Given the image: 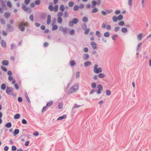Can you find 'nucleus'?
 <instances>
[{
	"label": "nucleus",
	"mask_w": 151,
	"mask_h": 151,
	"mask_svg": "<svg viewBox=\"0 0 151 151\" xmlns=\"http://www.w3.org/2000/svg\"><path fill=\"white\" fill-rule=\"evenodd\" d=\"M92 4L93 5L92 7L93 8H94L95 5L97 4V2L95 1H93L92 2Z\"/></svg>",
	"instance_id": "37"
},
{
	"label": "nucleus",
	"mask_w": 151,
	"mask_h": 151,
	"mask_svg": "<svg viewBox=\"0 0 151 151\" xmlns=\"http://www.w3.org/2000/svg\"><path fill=\"white\" fill-rule=\"evenodd\" d=\"M82 20L83 22H88V19L86 17H84L82 18Z\"/></svg>",
	"instance_id": "22"
},
{
	"label": "nucleus",
	"mask_w": 151,
	"mask_h": 151,
	"mask_svg": "<svg viewBox=\"0 0 151 151\" xmlns=\"http://www.w3.org/2000/svg\"><path fill=\"white\" fill-rule=\"evenodd\" d=\"M65 7L64 5H61L60 7V9L62 11H64L65 10Z\"/></svg>",
	"instance_id": "24"
},
{
	"label": "nucleus",
	"mask_w": 151,
	"mask_h": 151,
	"mask_svg": "<svg viewBox=\"0 0 151 151\" xmlns=\"http://www.w3.org/2000/svg\"><path fill=\"white\" fill-rule=\"evenodd\" d=\"M79 9V7L78 5L75 6L73 7V10L76 11H78Z\"/></svg>",
	"instance_id": "21"
},
{
	"label": "nucleus",
	"mask_w": 151,
	"mask_h": 151,
	"mask_svg": "<svg viewBox=\"0 0 151 151\" xmlns=\"http://www.w3.org/2000/svg\"><path fill=\"white\" fill-rule=\"evenodd\" d=\"M19 132V130L18 129H15L14 132L13 134L14 135L18 134Z\"/></svg>",
	"instance_id": "17"
},
{
	"label": "nucleus",
	"mask_w": 151,
	"mask_h": 151,
	"mask_svg": "<svg viewBox=\"0 0 151 151\" xmlns=\"http://www.w3.org/2000/svg\"><path fill=\"white\" fill-rule=\"evenodd\" d=\"M98 11V9L96 8H94L92 11V13H94L97 12Z\"/></svg>",
	"instance_id": "35"
},
{
	"label": "nucleus",
	"mask_w": 151,
	"mask_h": 151,
	"mask_svg": "<svg viewBox=\"0 0 151 151\" xmlns=\"http://www.w3.org/2000/svg\"><path fill=\"white\" fill-rule=\"evenodd\" d=\"M1 69L4 71L6 72L7 71L6 68L3 66H1Z\"/></svg>",
	"instance_id": "55"
},
{
	"label": "nucleus",
	"mask_w": 151,
	"mask_h": 151,
	"mask_svg": "<svg viewBox=\"0 0 151 151\" xmlns=\"http://www.w3.org/2000/svg\"><path fill=\"white\" fill-rule=\"evenodd\" d=\"M104 36L106 37H109L110 36V34L109 32H106L104 33Z\"/></svg>",
	"instance_id": "33"
},
{
	"label": "nucleus",
	"mask_w": 151,
	"mask_h": 151,
	"mask_svg": "<svg viewBox=\"0 0 151 151\" xmlns=\"http://www.w3.org/2000/svg\"><path fill=\"white\" fill-rule=\"evenodd\" d=\"M52 103H53L52 101H50L48 102L47 103L46 106L47 107L50 106L52 105Z\"/></svg>",
	"instance_id": "16"
},
{
	"label": "nucleus",
	"mask_w": 151,
	"mask_h": 151,
	"mask_svg": "<svg viewBox=\"0 0 151 151\" xmlns=\"http://www.w3.org/2000/svg\"><path fill=\"white\" fill-rule=\"evenodd\" d=\"M123 18V16L121 15H119V16H118V17H117V19H118V20L120 21L121 20H122Z\"/></svg>",
	"instance_id": "25"
},
{
	"label": "nucleus",
	"mask_w": 151,
	"mask_h": 151,
	"mask_svg": "<svg viewBox=\"0 0 151 151\" xmlns=\"http://www.w3.org/2000/svg\"><path fill=\"white\" fill-rule=\"evenodd\" d=\"M25 96L26 97V98L27 99V101H28V102L29 103H30V101L29 100V99L28 96V95H27V93H25Z\"/></svg>",
	"instance_id": "40"
},
{
	"label": "nucleus",
	"mask_w": 151,
	"mask_h": 151,
	"mask_svg": "<svg viewBox=\"0 0 151 151\" xmlns=\"http://www.w3.org/2000/svg\"><path fill=\"white\" fill-rule=\"evenodd\" d=\"M67 29V27H65L63 29L62 31L63 33L64 34H65L66 33Z\"/></svg>",
	"instance_id": "46"
},
{
	"label": "nucleus",
	"mask_w": 151,
	"mask_h": 151,
	"mask_svg": "<svg viewBox=\"0 0 151 151\" xmlns=\"http://www.w3.org/2000/svg\"><path fill=\"white\" fill-rule=\"evenodd\" d=\"M0 21L2 24H4L5 23V21L4 19L3 18H1L0 19Z\"/></svg>",
	"instance_id": "56"
},
{
	"label": "nucleus",
	"mask_w": 151,
	"mask_h": 151,
	"mask_svg": "<svg viewBox=\"0 0 151 151\" xmlns=\"http://www.w3.org/2000/svg\"><path fill=\"white\" fill-rule=\"evenodd\" d=\"M29 18L32 21H33L34 20L33 15L32 14L31 15L29 16Z\"/></svg>",
	"instance_id": "54"
},
{
	"label": "nucleus",
	"mask_w": 151,
	"mask_h": 151,
	"mask_svg": "<svg viewBox=\"0 0 151 151\" xmlns=\"http://www.w3.org/2000/svg\"><path fill=\"white\" fill-rule=\"evenodd\" d=\"M112 19L113 21L114 22H116L118 20L117 17L116 16H113L112 17Z\"/></svg>",
	"instance_id": "36"
},
{
	"label": "nucleus",
	"mask_w": 151,
	"mask_h": 151,
	"mask_svg": "<svg viewBox=\"0 0 151 151\" xmlns=\"http://www.w3.org/2000/svg\"><path fill=\"white\" fill-rule=\"evenodd\" d=\"M12 150L15 151L17 150V148L15 146H12Z\"/></svg>",
	"instance_id": "61"
},
{
	"label": "nucleus",
	"mask_w": 151,
	"mask_h": 151,
	"mask_svg": "<svg viewBox=\"0 0 151 151\" xmlns=\"http://www.w3.org/2000/svg\"><path fill=\"white\" fill-rule=\"evenodd\" d=\"M143 34L142 33H140L138 34L137 36V38L139 40H141L142 38Z\"/></svg>",
	"instance_id": "12"
},
{
	"label": "nucleus",
	"mask_w": 151,
	"mask_h": 151,
	"mask_svg": "<svg viewBox=\"0 0 151 151\" xmlns=\"http://www.w3.org/2000/svg\"><path fill=\"white\" fill-rule=\"evenodd\" d=\"M7 31L8 32H10L14 30L13 27L10 24H8L7 25Z\"/></svg>",
	"instance_id": "5"
},
{
	"label": "nucleus",
	"mask_w": 151,
	"mask_h": 151,
	"mask_svg": "<svg viewBox=\"0 0 151 151\" xmlns=\"http://www.w3.org/2000/svg\"><path fill=\"white\" fill-rule=\"evenodd\" d=\"M96 85L95 83H93L91 84V87L92 88H95L96 87Z\"/></svg>",
	"instance_id": "45"
},
{
	"label": "nucleus",
	"mask_w": 151,
	"mask_h": 151,
	"mask_svg": "<svg viewBox=\"0 0 151 151\" xmlns=\"http://www.w3.org/2000/svg\"><path fill=\"white\" fill-rule=\"evenodd\" d=\"M13 89L12 87H7L6 91L7 94L9 95H12L14 96L13 94Z\"/></svg>",
	"instance_id": "4"
},
{
	"label": "nucleus",
	"mask_w": 151,
	"mask_h": 151,
	"mask_svg": "<svg viewBox=\"0 0 151 151\" xmlns=\"http://www.w3.org/2000/svg\"><path fill=\"white\" fill-rule=\"evenodd\" d=\"M63 107V104L62 103H60L58 105V108L59 109H61Z\"/></svg>",
	"instance_id": "57"
},
{
	"label": "nucleus",
	"mask_w": 151,
	"mask_h": 151,
	"mask_svg": "<svg viewBox=\"0 0 151 151\" xmlns=\"http://www.w3.org/2000/svg\"><path fill=\"white\" fill-rule=\"evenodd\" d=\"M30 1V0H25L24 3L26 4L27 5L29 3Z\"/></svg>",
	"instance_id": "62"
},
{
	"label": "nucleus",
	"mask_w": 151,
	"mask_h": 151,
	"mask_svg": "<svg viewBox=\"0 0 151 151\" xmlns=\"http://www.w3.org/2000/svg\"><path fill=\"white\" fill-rule=\"evenodd\" d=\"M22 9L25 12L27 11L28 10L29 11V13H30L31 12V9L30 8H28L24 4H23L22 5Z\"/></svg>",
	"instance_id": "6"
},
{
	"label": "nucleus",
	"mask_w": 151,
	"mask_h": 151,
	"mask_svg": "<svg viewBox=\"0 0 151 151\" xmlns=\"http://www.w3.org/2000/svg\"><path fill=\"white\" fill-rule=\"evenodd\" d=\"M75 64V62L74 60H72L70 62V65L71 66H74Z\"/></svg>",
	"instance_id": "29"
},
{
	"label": "nucleus",
	"mask_w": 151,
	"mask_h": 151,
	"mask_svg": "<svg viewBox=\"0 0 151 151\" xmlns=\"http://www.w3.org/2000/svg\"><path fill=\"white\" fill-rule=\"evenodd\" d=\"M7 6L9 8H11L12 5L11 2L9 1H8L7 2Z\"/></svg>",
	"instance_id": "31"
},
{
	"label": "nucleus",
	"mask_w": 151,
	"mask_h": 151,
	"mask_svg": "<svg viewBox=\"0 0 151 151\" xmlns=\"http://www.w3.org/2000/svg\"><path fill=\"white\" fill-rule=\"evenodd\" d=\"M41 3V1L40 0H37L35 2V4L36 5H40Z\"/></svg>",
	"instance_id": "42"
},
{
	"label": "nucleus",
	"mask_w": 151,
	"mask_h": 151,
	"mask_svg": "<svg viewBox=\"0 0 151 151\" xmlns=\"http://www.w3.org/2000/svg\"><path fill=\"white\" fill-rule=\"evenodd\" d=\"M12 124L11 123L9 122L7 123L5 125V127L7 128H10L12 127Z\"/></svg>",
	"instance_id": "30"
},
{
	"label": "nucleus",
	"mask_w": 151,
	"mask_h": 151,
	"mask_svg": "<svg viewBox=\"0 0 151 151\" xmlns=\"http://www.w3.org/2000/svg\"><path fill=\"white\" fill-rule=\"evenodd\" d=\"M47 107L46 106H44L42 110V112H44L46 109Z\"/></svg>",
	"instance_id": "60"
},
{
	"label": "nucleus",
	"mask_w": 151,
	"mask_h": 151,
	"mask_svg": "<svg viewBox=\"0 0 151 151\" xmlns=\"http://www.w3.org/2000/svg\"><path fill=\"white\" fill-rule=\"evenodd\" d=\"M24 23L23 22H20L18 24V27L19 28H20L22 26L24 25Z\"/></svg>",
	"instance_id": "48"
},
{
	"label": "nucleus",
	"mask_w": 151,
	"mask_h": 151,
	"mask_svg": "<svg viewBox=\"0 0 151 151\" xmlns=\"http://www.w3.org/2000/svg\"><path fill=\"white\" fill-rule=\"evenodd\" d=\"M10 15V13L9 12H5L4 13V17L6 18H8Z\"/></svg>",
	"instance_id": "18"
},
{
	"label": "nucleus",
	"mask_w": 151,
	"mask_h": 151,
	"mask_svg": "<svg viewBox=\"0 0 151 151\" xmlns=\"http://www.w3.org/2000/svg\"><path fill=\"white\" fill-rule=\"evenodd\" d=\"M124 24V22L123 21H121L118 23V24L119 26H122Z\"/></svg>",
	"instance_id": "50"
},
{
	"label": "nucleus",
	"mask_w": 151,
	"mask_h": 151,
	"mask_svg": "<svg viewBox=\"0 0 151 151\" xmlns=\"http://www.w3.org/2000/svg\"><path fill=\"white\" fill-rule=\"evenodd\" d=\"M53 7L52 5H50L48 7L49 9L51 11H52L53 10Z\"/></svg>",
	"instance_id": "58"
},
{
	"label": "nucleus",
	"mask_w": 151,
	"mask_h": 151,
	"mask_svg": "<svg viewBox=\"0 0 151 151\" xmlns=\"http://www.w3.org/2000/svg\"><path fill=\"white\" fill-rule=\"evenodd\" d=\"M6 86L5 84L3 83L2 84L1 86V88L3 90H4L6 88Z\"/></svg>",
	"instance_id": "43"
},
{
	"label": "nucleus",
	"mask_w": 151,
	"mask_h": 151,
	"mask_svg": "<svg viewBox=\"0 0 151 151\" xmlns=\"http://www.w3.org/2000/svg\"><path fill=\"white\" fill-rule=\"evenodd\" d=\"M98 65L97 64H95L94 66L93 71L94 73L98 74L100 73L102 71V69L101 68H98Z\"/></svg>",
	"instance_id": "2"
},
{
	"label": "nucleus",
	"mask_w": 151,
	"mask_h": 151,
	"mask_svg": "<svg viewBox=\"0 0 151 151\" xmlns=\"http://www.w3.org/2000/svg\"><path fill=\"white\" fill-rule=\"evenodd\" d=\"M67 116L65 114L63 115V116L59 117L57 119V120H63L66 118Z\"/></svg>",
	"instance_id": "11"
},
{
	"label": "nucleus",
	"mask_w": 151,
	"mask_h": 151,
	"mask_svg": "<svg viewBox=\"0 0 151 151\" xmlns=\"http://www.w3.org/2000/svg\"><path fill=\"white\" fill-rule=\"evenodd\" d=\"M79 86L78 84H74L69 90L68 93H73L78 88Z\"/></svg>",
	"instance_id": "1"
},
{
	"label": "nucleus",
	"mask_w": 151,
	"mask_h": 151,
	"mask_svg": "<svg viewBox=\"0 0 151 151\" xmlns=\"http://www.w3.org/2000/svg\"><path fill=\"white\" fill-rule=\"evenodd\" d=\"M142 42H140L139 43L137 46V50L138 51L139 50V49L140 47V46L142 45Z\"/></svg>",
	"instance_id": "53"
},
{
	"label": "nucleus",
	"mask_w": 151,
	"mask_h": 151,
	"mask_svg": "<svg viewBox=\"0 0 151 151\" xmlns=\"http://www.w3.org/2000/svg\"><path fill=\"white\" fill-rule=\"evenodd\" d=\"M98 90L102 91L103 90V87L101 84H99L97 86Z\"/></svg>",
	"instance_id": "19"
},
{
	"label": "nucleus",
	"mask_w": 151,
	"mask_h": 151,
	"mask_svg": "<svg viewBox=\"0 0 151 151\" xmlns=\"http://www.w3.org/2000/svg\"><path fill=\"white\" fill-rule=\"evenodd\" d=\"M1 46L4 48L6 47V43L5 41L4 40H2L1 42Z\"/></svg>",
	"instance_id": "8"
},
{
	"label": "nucleus",
	"mask_w": 151,
	"mask_h": 151,
	"mask_svg": "<svg viewBox=\"0 0 151 151\" xmlns=\"http://www.w3.org/2000/svg\"><path fill=\"white\" fill-rule=\"evenodd\" d=\"M106 95L107 96H109L111 94V91L109 90H106Z\"/></svg>",
	"instance_id": "41"
},
{
	"label": "nucleus",
	"mask_w": 151,
	"mask_h": 151,
	"mask_svg": "<svg viewBox=\"0 0 151 151\" xmlns=\"http://www.w3.org/2000/svg\"><path fill=\"white\" fill-rule=\"evenodd\" d=\"M58 27L56 25H53L52 28V31L55 30L57 29Z\"/></svg>",
	"instance_id": "26"
},
{
	"label": "nucleus",
	"mask_w": 151,
	"mask_h": 151,
	"mask_svg": "<svg viewBox=\"0 0 151 151\" xmlns=\"http://www.w3.org/2000/svg\"><path fill=\"white\" fill-rule=\"evenodd\" d=\"M128 4L129 6L132 7V0H128Z\"/></svg>",
	"instance_id": "38"
},
{
	"label": "nucleus",
	"mask_w": 151,
	"mask_h": 151,
	"mask_svg": "<svg viewBox=\"0 0 151 151\" xmlns=\"http://www.w3.org/2000/svg\"><path fill=\"white\" fill-rule=\"evenodd\" d=\"M91 63L90 61H88L84 63V66L86 67L89 65H91Z\"/></svg>",
	"instance_id": "15"
},
{
	"label": "nucleus",
	"mask_w": 151,
	"mask_h": 151,
	"mask_svg": "<svg viewBox=\"0 0 151 151\" xmlns=\"http://www.w3.org/2000/svg\"><path fill=\"white\" fill-rule=\"evenodd\" d=\"M80 76V73L79 72H78L76 73V78H78Z\"/></svg>",
	"instance_id": "59"
},
{
	"label": "nucleus",
	"mask_w": 151,
	"mask_h": 151,
	"mask_svg": "<svg viewBox=\"0 0 151 151\" xmlns=\"http://www.w3.org/2000/svg\"><path fill=\"white\" fill-rule=\"evenodd\" d=\"M91 45L92 46L93 49H96L97 48L96 44L95 42H91Z\"/></svg>",
	"instance_id": "9"
},
{
	"label": "nucleus",
	"mask_w": 151,
	"mask_h": 151,
	"mask_svg": "<svg viewBox=\"0 0 151 151\" xmlns=\"http://www.w3.org/2000/svg\"><path fill=\"white\" fill-rule=\"evenodd\" d=\"M79 21L78 18H75L73 19L72 20H70L68 23L69 26L70 27H72L74 24H76Z\"/></svg>",
	"instance_id": "3"
},
{
	"label": "nucleus",
	"mask_w": 151,
	"mask_h": 151,
	"mask_svg": "<svg viewBox=\"0 0 151 151\" xmlns=\"http://www.w3.org/2000/svg\"><path fill=\"white\" fill-rule=\"evenodd\" d=\"M57 22L59 24H61L62 22V19L61 17H58Z\"/></svg>",
	"instance_id": "27"
},
{
	"label": "nucleus",
	"mask_w": 151,
	"mask_h": 151,
	"mask_svg": "<svg viewBox=\"0 0 151 151\" xmlns=\"http://www.w3.org/2000/svg\"><path fill=\"white\" fill-rule=\"evenodd\" d=\"M63 14V13L62 12H59L58 13L57 16L58 17H61Z\"/></svg>",
	"instance_id": "32"
},
{
	"label": "nucleus",
	"mask_w": 151,
	"mask_h": 151,
	"mask_svg": "<svg viewBox=\"0 0 151 151\" xmlns=\"http://www.w3.org/2000/svg\"><path fill=\"white\" fill-rule=\"evenodd\" d=\"M121 31L122 32L125 33L127 32V28L125 27L122 28Z\"/></svg>",
	"instance_id": "23"
},
{
	"label": "nucleus",
	"mask_w": 151,
	"mask_h": 151,
	"mask_svg": "<svg viewBox=\"0 0 151 151\" xmlns=\"http://www.w3.org/2000/svg\"><path fill=\"white\" fill-rule=\"evenodd\" d=\"M89 55L87 54H85L83 56V58L85 60H87L89 58Z\"/></svg>",
	"instance_id": "14"
},
{
	"label": "nucleus",
	"mask_w": 151,
	"mask_h": 151,
	"mask_svg": "<svg viewBox=\"0 0 151 151\" xmlns=\"http://www.w3.org/2000/svg\"><path fill=\"white\" fill-rule=\"evenodd\" d=\"M51 16L50 15H48L47 16V24H49L50 23L51 19Z\"/></svg>",
	"instance_id": "7"
},
{
	"label": "nucleus",
	"mask_w": 151,
	"mask_h": 151,
	"mask_svg": "<svg viewBox=\"0 0 151 151\" xmlns=\"http://www.w3.org/2000/svg\"><path fill=\"white\" fill-rule=\"evenodd\" d=\"M20 117V115L19 114H15L14 116V118L15 119H19Z\"/></svg>",
	"instance_id": "34"
},
{
	"label": "nucleus",
	"mask_w": 151,
	"mask_h": 151,
	"mask_svg": "<svg viewBox=\"0 0 151 151\" xmlns=\"http://www.w3.org/2000/svg\"><path fill=\"white\" fill-rule=\"evenodd\" d=\"M74 29H72L70 32V34L72 35H73L74 34Z\"/></svg>",
	"instance_id": "63"
},
{
	"label": "nucleus",
	"mask_w": 151,
	"mask_h": 151,
	"mask_svg": "<svg viewBox=\"0 0 151 151\" xmlns=\"http://www.w3.org/2000/svg\"><path fill=\"white\" fill-rule=\"evenodd\" d=\"M120 11L119 10H116L115 12V13L116 14H120Z\"/></svg>",
	"instance_id": "64"
},
{
	"label": "nucleus",
	"mask_w": 151,
	"mask_h": 151,
	"mask_svg": "<svg viewBox=\"0 0 151 151\" xmlns=\"http://www.w3.org/2000/svg\"><path fill=\"white\" fill-rule=\"evenodd\" d=\"M85 30H86L84 32V34H85V35H87L88 34L89 32L90 29L89 28H88L87 29H86Z\"/></svg>",
	"instance_id": "52"
},
{
	"label": "nucleus",
	"mask_w": 151,
	"mask_h": 151,
	"mask_svg": "<svg viewBox=\"0 0 151 151\" xmlns=\"http://www.w3.org/2000/svg\"><path fill=\"white\" fill-rule=\"evenodd\" d=\"M106 75L104 73H100L98 75V77L99 78H103Z\"/></svg>",
	"instance_id": "13"
},
{
	"label": "nucleus",
	"mask_w": 151,
	"mask_h": 151,
	"mask_svg": "<svg viewBox=\"0 0 151 151\" xmlns=\"http://www.w3.org/2000/svg\"><path fill=\"white\" fill-rule=\"evenodd\" d=\"M0 1L2 6H4L6 5L5 2L3 1V0H0Z\"/></svg>",
	"instance_id": "44"
},
{
	"label": "nucleus",
	"mask_w": 151,
	"mask_h": 151,
	"mask_svg": "<svg viewBox=\"0 0 151 151\" xmlns=\"http://www.w3.org/2000/svg\"><path fill=\"white\" fill-rule=\"evenodd\" d=\"M74 4V2L73 1H70L69 2L68 5L70 7H72Z\"/></svg>",
	"instance_id": "39"
},
{
	"label": "nucleus",
	"mask_w": 151,
	"mask_h": 151,
	"mask_svg": "<svg viewBox=\"0 0 151 151\" xmlns=\"http://www.w3.org/2000/svg\"><path fill=\"white\" fill-rule=\"evenodd\" d=\"M120 29V27L119 26H117L114 28V31L116 32H117Z\"/></svg>",
	"instance_id": "51"
},
{
	"label": "nucleus",
	"mask_w": 151,
	"mask_h": 151,
	"mask_svg": "<svg viewBox=\"0 0 151 151\" xmlns=\"http://www.w3.org/2000/svg\"><path fill=\"white\" fill-rule=\"evenodd\" d=\"M58 5H55L54 7L53 10L55 12H56L58 11Z\"/></svg>",
	"instance_id": "28"
},
{
	"label": "nucleus",
	"mask_w": 151,
	"mask_h": 151,
	"mask_svg": "<svg viewBox=\"0 0 151 151\" xmlns=\"http://www.w3.org/2000/svg\"><path fill=\"white\" fill-rule=\"evenodd\" d=\"M2 63L3 65L7 66L8 65L9 62L7 60H4L2 61Z\"/></svg>",
	"instance_id": "10"
},
{
	"label": "nucleus",
	"mask_w": 151,
	"mask_h": 151,
	"mask_svg": "<svg viewBox=\"0 0 151 151\" xmlns=\"http://www.w3.org/2000/svg\"><path fill=\"white\" fill-rule=\"evenodd\" d=\"M96 36L98 37H101V34L100 32L99 31H97L96 32Z\"/></svg>",
	"instance_id": "20"
},
{
	"label": "nucleus",
	"mask_w": 151,
	"mask_h": 151,
	"mask_svg": "<svg viewBox=\"0 0 151 151\" xmlns=\"http://www.w3.org/2000/svg\"><path fill=\"white\" fill-rule=\"evenodd\" d=\"M68 13L67 11H65L64 12V17L65 18L68 17Z\"/></svg>",
	"instance_id": "49"
},
{
	"label": "nucleus",
	"mask_w": 151,
	"mask_h": 151,
	"mask_svg": "<svg viewBox=\"0 0 151 151\" xmlns=\"http://www.w3.org/2000/svg\"><path fill=\"white\" fill-rule=\"evenodd\" d=\"M82 29L83 30H85L86 29V24H83L82 26Z\"/></svg>",
	"instance_id": "47"
}]
</instances>
